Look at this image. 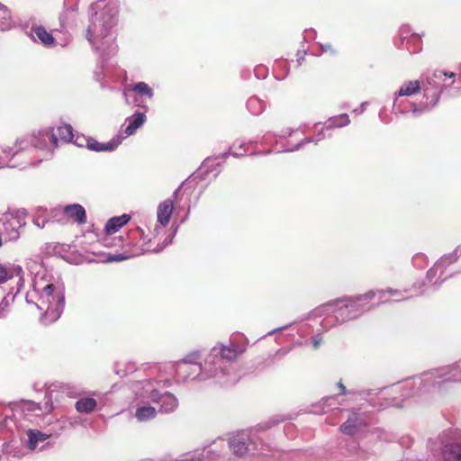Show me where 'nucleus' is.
<instances>
[{
    "label": "nucleus",
    "mask_w": 461,
    "mask_h": 461,
    "mask_svg": "<svg viewBox=\"0 0 461 461\" xmlns=\"http://www.w3.org/2000/svg\"><path fill=\"white\" fill-rule=\"evenodd\" d=\"M246 348L235 343H217L206 355L203 365L175 364V377L177 382L202 384L212 382L228 386L238 382L234 363Z\"/></svg>",
    "instance_id": "obj_1"
},
{
    "label": "nucleus",
    "mask_w": 461,
    "mask_h": 461,
    "mask_svg": "<svg viewBox=\"0 0 461 461\" xmlns=\"http://www.w3.org/2000/svg\"><path fill=\"white\" fill-rule=\"evenodd\" d=\"M26 267L34 275L32 290L25 294L28 305L35 307L41 321L50 324L59 320L65 308V285L59 276H53L36 260L29 259Z\"/></svg>",
    "instance_id": "obj_2"
},
{
    "label": "nucleus",
    "mask_w": 461,
    "mask_h": 461,
    "mask_svg": "<svg viewBox=\"0 0 461 461\" xmlns=\"http://www.w3.org/2000/svg\"><path fill=\"white\" fill-rule=\"evenodd\" d=\"M451 383H461V359L452 365L425 372L418 376L407 378L390 388H384L378 393H374L372 390H363L357 392V394L366 399L372 406L384 408L389 403L378 402L374 396L384 395L388 389L393 392H400L402 397L407 399L436 392H444Z\"/></svg>",
    "instance_id": "obj_3"
},
{
    "label": "nucleus",
    "mask_w": 461,
    "mask_h": 461,
    "mask_svg": "<svg viewBox=\"0 0 461 461\" xmlns=\"http://www.w3.org/2000/svg\"><path fill=\"white\" fill-rule=\"evenodd\" d=\"M388 295L396 296L395 302L407 298L400 296L402 295L400 290H370L366 294L347 295L330 301L315 308L312 314L314 316L328 314V317L322 321L324 328L340 325L358 318L363 313L373 309L376 304L389 302Z\"/></svg>",
    "instance_id": "obj_4"
},
{
    "label": "nucleus",
    "mask_w": 461,
    "mask_h": 461,
    "mask_svg": "<svg viewBox=\"0 0 461 461\" xmlns=\"http://www.w3.org/2000/svg\"><path fill=\"white\" fill-rule=\"evenodd\" d=\"M40 410L33 402L13 404L4 408L5 419L0 421V438L10 439V443L20 441L21 445L34 451L41 449L50 435L32 427L33 414Z\"/></svg>",
    "instance_id": "obj_5"
},
{
    "label": "nucleus",
    "mask_w": 461,
    "mask_h": 461,
    "mask_svg": "<svg viewBox=\"0 0 461 461\" xmlns=\"http://www.w3.org/2000/svg\"><path fill=\"white\" fill-rule=\"evenodd\" d=\"M89 13L90 23L86 30V39L99 52L103 61H106L117 50L112 29L117 23L119 3L117 0H111L103 6V1L100 0L91 5Z\"/></svg>",
    "instance_id": "obj_6"
},
{
    "label": "nucleus",
    "mask_w": 461,
    "mask_h": 461,
    "mask_svg": "<svg viewBox=\"0 0 461 461\" xmlns=\"http://www.w3.org/2000/svg\"><path fill=\"white\" fill-rule=\"evenodd\" d=\"M57 147L58 139L57 133L54 131V128L41 130L37 135L17 139L14 148L7 147L1 149L0 167H14V165H11L9 163L10 158L18 155L21 151L26 150L29 148L44 150L48 157L52 154L53 150Z\"/></svg>",
    "instance_id": "obj_7"
},
{
    "label": "nucleus",
    "mask_w": 461,
    "mask_h": 461,
    "mask_svg": "<svg viewBox=\"0 0 461 461\" xmlns=\"http://www.w3.org/2000/svg\"><path fill=\"white\" fill-rule=\"evenodd\" d=\"M168 380H155L148 379L137 382L133 390L137 393V399L145 401V399H150L152 402L159 404V411L164 413H169L176 410L178 406L177 398L164 391L165 388L169 386Z\"/></svg>",
    "instance_id": "obj_8"
},
{
    "label": "nucleus",
    "mask_w": 461,
    "mask_h": 461,
    "mask_svg": "<svg viewBox=\"0 0 461 461\" xmlns=\"http://www.w3.org/2000/svg\"><path fill=\"white\" fill-rule=\"evenodd\" d=\"M176 232V228L175 229L174 232L167 237L162 244H158L156 248H151L149 245L150 239H148V237L145 235V232L140 227H137L133 230H131L127 234L126 237L119 236L118 238L114 239L116 241L114 244H112L109 240V237H106L104 240V245L107 247L110 246H118V247H128V246H134L139 247V251L136 252L137 255L139 254H144L148 252H155L158 253L162 251L167 246L172 243L173 237L175 236V233Z\"/></svg>",
    "instance_id": "obj_9"
},
{
    "label": "nucleus",
    "mask_w": 461,
    "mask_h": 461,
    "mask_svg": "<svg viewBox=\"0 0 461 461\" xmlns=\"http://www.w3.org/2000/svg\"><path fill=\"white\" fill-rule=\"evenodd\" d=\"M455 73H447L440 69H436L423 75L420 80L423 91V98L427 105L431 109L439 99L440 93L445 86L444 82L447 77H455Z\"/></svg>",
    "instance_id": "obj_10"
},
{
    "label": "nucleus",
    "mask_w": 461,
    "mask_h": 461,
    "mask_svg": "<svg viewBox=\"0 0 461 461\" xmlns=\"http://www.w3.org/2000/svg\"><path fill=\"white\" fill-rule=\"evenodd\" d=\"M258 438L253 430H242L233 435L228 446L232 453L247 461H253L258 454Z\"/></svg>",
    "instance_id": "obj_11"
},
{
    "label": "nucleus",
    "mask_w": 461,
    "mask_h": 461,
    "mask_svg": "<svg viewBox=\"0 0 461 461\" xmlns=\"http://www.w3.org/2000/svg\"><path fill=\"white\" fill-rule=\"evenodd\" d=\"M17 277L16 291L8 293L0 303V318H5L10 311V304L14 301V298L20 293L23 286V270L21 266L13 265L9 267L0 265V284L5 282L7 279Z\"/></svg>",
    "instance_id": "obj_12"
},
{
    "label": "nucleus",
    "mask_w": 461,
    "mask_h": 461,
    "mask_svg": "<svg viewBox=\"0 0 461 461\" xmlns=\"http://www.w3.org/2000/svg\"><path fill=\"white\" fill-rule=\"evenodd\" d=\"M329 125L322 129L318 134L314 137H307L294 145L293 148L286 149L285 151L292 152L300 149L303 146L307 143H314L317 144L321 140L324 138V131H328L333 128H341L344 126H348L350 123V119L347 113H341L339 115L331 117L329 119Z\"/></svg>",
    "instance_id": "obj_13"
},
{
    "label": "nucleus",
    "mask_w": 461,
    "mask_h": 461,
    "mask_svg": "<svg viewBox=\"0 0 461 461\" xmlns=\"http://www.w3.org/2000/svg\"><path fill=\"white\" fill-rule=\"evenodd\" d=\"M392 110L395 115H407L411 113L413 117H420L421 114L429 111L430 109L425 101H421L420 104H416L409 102L403 97L394 96Z\"/></svg>",
    "instance_id": "obj_14"
},
{
    "label": "nucleus",
    "mask_w": 461,
    "mask_h": 461,
    "mask_svg": "<svg viewBox=\"0 0 461 461\" xmlns=\"http://www.w3.org/2000/svg\"><path fill=\"white\" fill-rule=\"evenodd\" d=\"M461 257V245L457 246L451 253L443 255L427 272V280L432 281L439 271L438 279L441 278L445 269L451 264L456 262Z\"/></svg>",
    "instance_id": "obj_15"
},
{
    "label": "nucleus",
    "mask_w": 461,
    "mask_h": 461,
    "mask_svg": "<svg viewBox=\"0 0 461 461\" xmlns=\"http://www.w3.org/2000/svg\"><path fill=\"white\" fill-rule=\"evenodd\" d=\"M223 445L224 441L220 439L219 441L214 442L212 447H204L200 452H195L188 457L176 461H216L221 456V449H220V447L221 448H223Z\"/></svg>",
    "instance_id": "obj_16"
},
{
    "label": "nucleus",
    "mask_w": 461,
    "mask_h": 461,
    "mask_svg": "<svg viewBox=\"0 0 461 461\" xmlns=\"http://www.w3.org/2000/svg\"><path fill=\"white\" fill-rule=\"evenodd\" d=\"M366 420L365 417L357 412H351L345 422H343L339 430L348 436H355L366 427Z\"/></svg>",
    "instance_id": "obj_17"
},
{
    "label": "nucleus",
    "mask_w": 461,
    "mask_h": 461,
    "mask_svg": "<svg viewBox=\"0 0 461 461\" xmlns=\"http://www.w3.org/2000/svg\"><path fill=\"white\" fill-rule=\"evenodd\" d=\"M174 210V202L172 198H167L159 203L157 209V220L160 225H157L154 229L156 235L166 227L171 219Z\"/></svg>",
    "instance_id": "obj_18"
},
{
    "label": "nucleus",
    "mask_w": 461,
    "mask_h": 461,
    "mask_svg": "<svg viewBox=\"0 0 461 461\" xmlns=\"http://www.w3.org/2000/svg\"><path fill=\"white\" fill-rule=\"evenodd\" d=\"M28 36L33 42L41 44L46 48H52L56 45V40L42 25H32L28 32Z\"/></svg>",
    "instance_id": "obj_19"
},
{
    "label": "nucleus",
    "mask_w": 461,
    "mask_h": 461,
    "mask_svg": "<svg viewBox=\"0 0 461 461\" xmlns=\"http://www.w3.org/2000/svg\"><path fill=\"white\" fill-rule=\"evenodd\" d=\"M124 137L116 136L107 142H99L93 138H83L86 141V147L93 151L103 152V151H113L122 141Z\"/></svg>",
    "instance_id": "obj_20"
},
{
    "label": "nucleus",
    "mask_w": 461,
    "mask_h": 461,
    "mask_svg": "<svg viewBox=\"0 0 461 461\" xmlns=\"http://www.w3.org/2000/svg\"><path fill=\"white\" fill-rule=\"evenodd\" d=\"M150 399H145V401H141L140 399H137V393H135V400L134 403L136 406L135 417L139 421H146L150 419H153L157 414V410L155 407L150 406Z\"/></svg>",
    "instance_id": "obj_21"
},
{
    "label": "nucleus",
    "mask_w": 461,
    "mask_h": 461,
    "mask_svg": "<svg viewBox=\"0 0 461 461\" xmlns=\"http://www.w3.org/2000/svg\"><path fill=\"white\" fill-rule=\"evenodd\" d=\"M138 106L141 107L143 109L142 112H135L131 116L128 117L126 119V127L124 130V132L126 136L133 135L136 131L141 127L144 122H146V112L149 110L147 105H140L138 104Z\"/></svg>",
    "instance_id": "obj_22"
},
{
    "label": "nucleus",
    "mask_w": 461,
    "mask_h": 461,
    "mask_svg": "<svg viewBox=\"0 0 461 461\" xmlns=\"http://www.w3.org/2000/svg\"><path fill=\"white\" fill-rule=\"evenodd\" d=\"M19 229V222L15 219H11L7 215L0 219V232L5 234L8 240H18L20 236Z\"/></svg>",
    "instance_id": "obj_23"
},
{
    "label": "nucleus",
    "mask_w": 461,
    "mask_h": 461,
    "mask_svg": "<svg viewBox=\"0 0 461 461\" xmlns=\"http://www.w3.org/2000/svg\"><path fill=\"white\" fill-rule=\"evenodd\" d=\"M63 212L77 224L81 225L86 222V210L82 205L78 203L66 205L63 208Z\"/></svg>",
    "instance_id": "obj_24"
},
{
    "label": "nucleus",
    "mask_w": 461,
    "mask_h": 461,
    "mask_svg": "<svg viewBox=\"0 0 461 461\" xmlns=\"http://www.w3.org/2000/svg\"><path fill=\"white\" fill-rule=\"evenodd\" d=\"M131 220V215L123 213L120 216L110 218L104 226V230L107 236L117 232L122 227L126 225Z\"/></svg>",
    "instance_id": "obj_25"
},
{
    "label": "nucleus",
    "mask_w": 461,
    "mask_h": 461,
    "mask_svg": "<svg viewBox=\"0 0 461 461\" xmlns=\"http://www.w3.org/2000/svg\"><path fill=\"white\" fill-rule=\"evenodd\" d=\"M244 146H245V143H244V142H242V141H241V142H240V143H239V148H240V149H243V151H242V152H238V151H236V150H233V151H232V150H231V149H232V148L230 147V148L229 149V150H228V151H226V152L220 153V154H218V155L214 156L213 158H212V157H209V158H207L203 162V167H205L207 170H212V161H213V160L225 159V158H227L230 155H231V156H233V157H236V158L240 157V156H243V155H245V153H246V150H245V149H244Z\"/></svg>",
    "instance_id": "obj_26"
},
{
    "label": "nucleus",
    "mask_w": 461,
    "mask_h": 461,
    "mask_svg": "<svg viewBox=\"0 0 461 461\" xmlns=\"http://www.w3.org/2000/svg\"><path fill=\"white\" fill-rule=\"evenodd\" d=\"M420 90H422V88L420 80L406 81L400 86L399 90L395 92L394 96L404 98L411 96Z\"/></svg>",
    "instance_id": "obj_27"
},
{
    "label": "nucleus",
    "mask_w": 461,
    "mask_h": 461,
    "mask_svg": "<svg viewBox=\"0 0 461 461\" xmlns=\"http://www.w3.org/2000/svg\"><path fill=\"white\" fill-rule=\"evenodd\" d=\"M442 455L445 461H461V443L445 445Z\"/></svg>",
    "instance_id": "obj_28"
},
{
    "label": "nucleus",
    "mask_w": 461,
    "mask_h": 461,
    "mask_svg": "<svg viewBox=\"0 0 461 461\" xmlns=\"http://www.w3.org/2000/svg\"><path fill=\"white\" fill-rule=\"evenodd\" d=\"M97 405L95 399L91 397H83L76 402L75 408L80 413H90Z\"/></svg>",
    "instance_id": "obj_29"
},
{
    "label": "nucleus",
    "mask_w": 461,
    "mask_h": 461,
    "mask_svg": "<svg viewBox=\"0 0 461 461\" xmlns=\"http://www.w3.org/2000/svg\"><path fill=\"white\" fill-rule=\"evenodd\" d=\"M422 34H411L407 42L404 44V49L408 50L410 54L418 53L422 50L421 37Z\"/></svg>",
    "instance_id": "obj_30"
},
{
    "label": "nucleus",
    "mask_w": 461,
    "mask_h": 461,
    "mask_svg": "<svg viewBox=\"0 0 461 461\" xmlns=\"http://www.w3.org/2000/svg\"><path fill=\"white\" fill-rule=\"evenodd\" d=\"M266 108L265 102L258 96H251L247 101V109L253 115L261 114Z\"/></svg>",
    "instance_id": "obj_31"
},
{
    "label": "nucleus",
    "mask_w": 461,
    "mask_h": 461,
    "mask_svg": "<svg viewBox=\"0 0 461 461\" xmlns=\"http://www.w3.org/2000/svg\"><path fill=\"white\" fill-rule=\"evenodd\" d=\"M55 133H57V139L64 140L65 142H69L73 140V128L69 124H62L54 129Z\"/></svg>",
    "instance_id": "obj_32"
},
{
    "label": "nucleus",
    "mask_w": 461,
    "mask_h": 461,
    "mask_svg": "<svg viewBox=\"0 0 461 461\" xmlns=\"http://www.w3.org/2000/svg\"><path fill=\"white\" fill-rule=\"evenodd\" d=\"M12 13L9 8L0 3V30L5 31L11 27Z\"/></svg>",
    "instance_id": "obj_33"
},
{
    "label": "nucleus",
    "mask_w": 461,
    "mask_h": 461,
    "mask_svg": "<svg viewBox=\"0 0 461 461\" xmlns=\"http://www.w3.org/2000/svg\"><path fill=\"white\" fill-rule=\"evenodd\" d=\"M411 34H415V33L412 32V30L409 25H407V24L402 25L399 29V41H396V43H395L397 48L404 49V44H405V42L408 41V40Z\"/></svg>",
    "instance_id": "obj_34"
},
{
    "label": "nucleus",
    "mask_w": 461,
    "mask_h": 461,
    "mask_svg": "<svg viewBox=\"0 0 461 461\" xmlns=\"http://www.w3.org/2000/svg\"><path fill=\"white\" fill-rule=\"evenodd\" d=\"M131 90L140 95L148 97L149 99H152L154 96L153 89L145 82H138L134 84Z\"/></svg>",
    "instance_id": "obj_35"
},
{
    "label": "nucleus",
    "mask_w": 461,
    "mask_h": 461,
    "mask_svg": "<svg viewBox=\"0 0 461 461\" xmlns=\"http://www.w3.org/2000/svg\"><path fill=\"white\" fill-rule=\"evenodd\" d=\"M202 358V352L200 350H194L188 353L183 359L179 360L177 363H185V365H203V363L200 362Z\"/></svg>",
    "instance_id": "obj_36"
},
{
    "label": "nucleus",
    "mask_w": 461,
    "mask_h": 461,
    "mask_svg": "<svg viewBox=\"0 0 461 461\" xmlns=\"http://www.w3.org/2000/svg\"><path fill=\"white\" fill-rule=\"evenodd\" d=\"M412 265L416 268H423L425 266H427L428 258L427 256L423 253H417L412 257Z\"/></svg>",
    "instance_id": "obj_37"
},
{
    "label": "nucleus",
    "mask_w": 461,
    "mask_h": 461,
    "mask_svg": "<svg viewBox=\"0 0 461 461\" xmlns=\"http://www.w3.org/2000/svg\"><path fill=\"white\" fill-rule=\"evenodd\" d=\"M27 212L24 209L18 210L15 213L8 214L7 216L11 219H15L19 222V228L21 229L26 224Z\"/></svg>",
    "instance_id": "obj_38"
},
{
    "label": "nucleus",
    "mask_w": 461,
    "mask_h": 461,
    "mask_svg": "<svg viewBox=\"0 0 461 461\" xmlns=\"http://www.w3.org/2000/svg\"><path fill=\"white\" fill-rule=\"evenodd\" d=\"M254 74L257 78L264 79L267 75V68L265 66H258L254 69Z\"/></svg>",
    "instance_id": "obj_39"
},
{
    "label": "nucleus",
    "mask_w": 461,
    "mask_h": 461,
    "mask_svg": "<svg viewBox=\"0 0 461 461\" xmlns=\"http://www.w3.org/2000/svg\"><path fill=\"white\" fill-rule=\"evenodd\" d=\"M317 32L313 29H306L303 32V40L305 41L315 39Z\"/></svg>",
    "instance_id": "obj_40"
},
{
    "label": "nucleus",
    "mask_w": 461,
    "mask_h": 461,
    "mask_svg": "<svg viewBox=\"0 0 461 461\" xmlns=\"http://www.w3.org/2000/svg\"><path fill=\"white\" fill-rule=\"evenodd\" d=\"M187 182H188V179L185 180L184 182H182V184L179 185V187L175 190V192L173 193V195L171 197L173 200L174 199H176V200L179 199V194H180L181 190L187 185Z\"/></svg>",
    "instance_id": "obj_41"
},
{
    "label": "nucleus",
    "mask_w": 461,
    "mask_h": 461,
    "mask_svg": "<svg viewBox=\"0 0 461 461\" xmlns=\"http://www.w3.org/2000/svg\"><path fill=\"white\" fill-rule=\"evenodd\" d=\"M47 221H47L44 217H42V216H37V217H36V218H34V220H33V223H34L37 227H39V228H41V229H42V228H44V227H45V225H46Z\"/></svg>",
    "instance_id": "obj_42"
},
{
    "label": "nucleus",
    "mask_w": 461,
    "mask_h": 461,
    "mask_svg": "<svg viewBox=\"0 0 461 461\" xmlns=\"http://www.w3.org/2000/svg\"><path fill=\"white\" fill-rule=\"evenodd\" d=\"M313 348L317 349L322 341V337L318 334L311 339Z\"/></svg>",
    "instance_id": "obj_43"
},
{
    "label": "nucleus",
    "mask_w": 461,
    "mask_h": 461,
    "mask_svg": "<svg viewBox=\"0 0 461 461\" xmlns=\"http://www.w3.org/2000/svg\"><path fill=\"white\" fill-rule=\"evenodd\" d=\"M63 390L70 396H76L77 394V388L74 385L66 384L64 385Z\"/></svg>",
    "instance_id": "obj_44"
},
{
    "label": "nucleus",
    "mask_w": 461,
    "mask_h": 461,
    "mask_svg": "<svg viewBox=\"0 0 461 461\" xmlns=\"http://www.w3.org/2000/svg\"><path fill=\"white\" fill-rule=\"evenodd\" d=\"M134 369H135V366H134V364H131V363H129V364L127 365V370H126V371H122V370H118V369H116V370H115V373H116L118 375L123 376V375H126L128 372H132Z\"/></svg>",
    "instance_id": "obj_45"
},
{
    "label": "nucleus",
    "mask_w": 461,
    "mask_h": 461,
    "mask_svg": "<svg viewBox=\"0 0 461 461\" xmlns=\"http://www.w3.org/2000/svg\"><path fill=\"white\" fill-rule=\"evenodd\" d=\"M321 53H324L327 51H330L331 54H334L335 51L332 50L331 46L330 44H319Z\"/></svg>",
    "instance_id": "obj_46"
},
{
    "label": "nucleus",
    "mask_w": 461,
    "mask_h": 461,
    "mask_svg": "<svg viewBox=\"0 0 461 461\" xmlns=\"http://www.w3.org/2000/svg\"><path fill=\"white\" fill-rule=\"evenodd\" d=\"M368 105V102H363L359 107L356 108L353 110V113L355 114H361L366 108V106Z\"/></svg>",
    "instance_id": "obj_47"
},
{
    "label": "nucleus",
    "mask_w": 461,
    "mask_h": 461,
    "mask_svg": "<svg viewBox=\"0 0 461 461\" xmlns=\"http://www.w3.org/2000/svg\"><path fill=\"white\" fill-rule=\"evenodd\" d=\"M305 54H306V50H304V49L299 50L297 51V62H298L299 66L302 64V61L303 60Z\"/></svg>",
    "instance_id": "obj_48"
},
{
    "label": "nucleus",
    "mask_w": 461,
    "mask_h": 461,
    "mask_svg": "<svg viewBox=\"0 0 461 461\" xmlns=\"http://www.w3.org/2000/svg\"><path fill=\"white\" fill-rule=\"evenodd\" d=\"M338 387L339 388L341 395H347L348 393H354L351 391H348L346 386L341 382L338 383Z\"/></svg>",
    "instance_id": "obj_49"
},
{
    "label": "nucleus",
    "mask_w": 461,
    "mask_h": 461,
    "mask_svg": "<svg viewBox=\"0 0 461 461\" xmlns=\"http://www.w3.org/2000/svg\"><path fill=\"white\" fill-rule=\"evenodd\" d=\"M289 326H290V324H289V325H285V326L279 327V328H277V329H274V330H272L268 331V332H267V336L273 335V334H275V333H276V332H277V331L284 330H285V329H286L287 327H289Z\"/></svg>",
    "instance_id": "obj_50"
},
{
    "label": "nucleus",
    "mask_w": 461,
    "mask_h": 461,
    "mask_svg": "<svg viewBox=\"0 0 461 461\" xmlns=\"http://www.w3.org/2000/svg\"><path fill=\"white\" fill-rule=\"evenodd\" d=\"M84 136L82 137H77L75 143L79 147H86V141L83 140Z\"/></svg>",
    "instance_id": "obj_51"
},
{
    "label": "nucleus",
    "mask_w": 461,
    "mask_h": 461,
    "mask_svg": "<svg viewBox=\"0 0 461 461\" xmlns=\"http://www.w3.org/2000/svg\"><path fill=\"white\" fill-rule=\"evenodd\" d=\"M434 278L435 277L432 278V281H429V283H432L433 285H437V286H435V289H438V286L440 285L447 279V277H445V278L440 279L439 283H438V280L433 283Z\"/></svg>",
    "instance_id": "obj_52"
},
{
    "label": "nucleus",
    "mask_w": 461,
    "mask_h": 461,
    "mask_svg": "<svg viewBox=\"0 0 461 461\" xmlns=\"http://www.w3.org/2000/svg\"><path fill=\"white\" fill-rule=\"evenodd\" d=\"M293 133V130H288L286 132H284L280 137H286V136H291Z\"/></svg>",
    "instance_id": "obj_53"
},
{
    "label": "nucleus",
    "mask_w": 461,
    "mask_h": 461,
    "mask_svg": "<svg viewBox=\"0 0 461 461\" xmlns=\"http://www.w3.org/2000/svg\"><path fill=\"white\" fill-rule=\"evenodd\" d=\"M287 352H288V350H278L276 352V355L285 356Z\"/></svg>",
    "instance_id": "obj_54"
},
{
    "label": "nucleus",
    "mask_w": 461,
    "mask_h": 461,
    "mask_svg": "<svg viewBox=\"0 0 461 461\" xmlns=\"http://www.w3.org/2000/svg\"><path fill=\"white\" fill-rule=\"evenodd\" d=\"M379 117H380V119H381V121H382L383 122H385V123H387V122H388L387 121H385V120L383 118L382 112H380V113H379Z\"/></svg>",
    "instance_id": "obj_55"
},
{
    "label": "nucleus",
    "mask_w": 461,
    "mask_h": 461,
    "mask_svg": "<svg viewBox=\"0 0 461 461\" xmlns=\"http://www.w3.org/2000/svg\"><path fill=\"white\" fill-rule=\"evenodd\" d=\"M120 258H122V256H116V257H114V258H110V261H113V260H118V259H120Z\"/></svg>",
    "instance_id": "obj_56"
},
{
    "label": "nucleus",
    "mask_w": 461,
    "mask_h": 461,
    "mask_svg": "<svg viewBox=\"0 0 461 461\" xmlns=\"http://www.w3.org/2000/svg\"><path fill=\"white\" fill-rule=\"evenodd\" d=\"M354 447L357 451L360 450L359 446H358V444H357V443H354V447Z\"/></svg>",
    "instance_id": "obj_57"
},
{
    "label": "nucleus",
    "mask_w": 461,
    "mask_h": 461,
    "mask_svg": "<svg viewBox=\"0 0 461 461\" xmlns=\"http://www.w3.org/2000/svg\"><path fill=\"white\" fill-rule=\"evenodd\" d=\"M459 71H460V79H461V64L459 65Z\"/></svg>",
    "instance_id": "obj_58"
}]
</instances>
